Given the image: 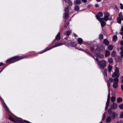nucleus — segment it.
<instances>
[{
    "label": "nucleus",
    "mask_w": 123,
    "mask_h": 123,
    "mask_svg": "<svg viewBox=\"0 0 123 123\" xmlns=\"http://www.w3.org/2000/svg\"><path fill=\"white\" fill-rule=\"evenodd\" d=\"M97 15H96L95 16L98 20H100V17H102L103 16V14L101 12H99L97 13Z\"/></svg>",
    "instance_id": "8"
},
{
    "label": "nucleus",
    "mask_w": 123,
    "mask_h": 123,
    "mask_svg": "<svg viewBox=\"0 0 123 123\" xmlns=\"http://www.w3.org/2000/svg\"><path fill=\"white\" fill-rule=\"evenodd\" d=\"M81 0H75L74 1V3L75 5L77 4H80L81 3Z\"/></svg>",
    "instance_id": "13"
},
{
    "label": "nucleus",
    "mask_w": 123,
    "mask_h": 123,
    "mask_svg": "<svg viewBox=\"0 0 123 123\" xmlns=\"http://www.w3.org/2000/svg\"><path fill=\"white\" fill-rule=\"evenodd\" d=\"M104 20L105 21H107L109 19V17L110 16L109 13L107 12H105L104 14Z\"/></svg>",
    "instance_id": "7"
},
{
    "label": "nucleus",
    "mask_w": 123,
    "mask_h": 123,
    "mask_svg": "<svg viewBox=\"0 0 123 123\" xmlns=\"http://www.w3.org/2000/svg\"><path fill=\"white\" fill-rule=\"evenodd\" d=\"M120 117L121 118L123 117V111L120 114Z\"/></svg>",
    "instance_id": "42"
},
{
    "label": "nucleus",
    "mask_w": 123,
    "mask_h": 123,
    "mask_svg": "<svg viewBox=\"0 0 123 123\" xmlns=\"http://www.w3.org/2000/svg\"><path fill=\"white\" fill-rule=\"evenodd\" d=\"M108 114L113 119H114L117 117L118 115L115 112L112 111L111 109H109L108 110Z\"/></svg>",
    "instance_id": "5"
},
{
    "label": "nucleus",
    "mask_w": 123,
    "mask_h": 123,
    "mask_svg": "<svg viewBox=\"0 0 123 123\" xmlns=\"http://www.w3.org/2000/svg\"><path fill=\"white\" fill-rule=\"evenodd\" d=\"M111 108L112 109H116L117 107V105L116 103L114 102H113L112 104L111 105Z\"/></svg>",
    "instance_id": "12"
},
{
    "label": "nucleus",
    "mask_w": 123,
    "mask_h": 123,
    "mask_svg": "<svg viewBox=\"0 0 123 123\" xmlns=\"http://www.w3.org/2000/svg\"><path fill=\"white\" fill-rule=\"evenodd\" d=\"M107 69L106 68H105L104 70V72L103 73V74H104V76L105 75L106 77L107 76Z\"/></svg>",
    "instance_id": "22"
},
{
    "label": "nucleus",
    "mask_w": 123,
    "mask_h": 123,
    "mask_svg": "<svg viewBox=\"0 0 123 123\" xmlns=\"http://www.w3.org/2000/svg\"><path fill=\"white\" fill-rule=\"evenodd\" d=\"M120 44L122 46H123V41H121L120 43Z\"/></svg>",
    "instance_id": "50"
},
{
    "label": "nucleus",
    "mask_w": 123,
    "mask_h": 123,
    "mask_svg": "<svg viewBox=\"0 0 123 123\" xmlns=\"http://www.w3.org/2000/svg\"><path fill=\"white\" fill-rule=\"evenodd\" d=\"M112 19V18L111 17H110V18H109V19L110 20H111Z\"/></svg>",
    "instance_id": "63"
},
{
    "label": "nucleus",
    "mask_w": 123,
    "mask_h": 123,
    "mask_svg": "<svg viewBox=\"0 0 123 123\" xmlns=\"http://www.w3.org/2000/svg\"><path fill=\"white\" fill-rule=\"evenodd\" d=\"M60 32H59L56 35L55 39L52 43V44H53L54 43V42H55L56 40H57L58 41L60 40Z\"/></svg>",
    "instance_id": "10"
},
{
    "label": "nucleus",
    "mask_w": 123,
    "mask_h": 123,
    "mask_svg": "<svg viewBox=\"0 0 123 123\" xmlns=\"http://www.w3.org/2000/svg\"><path fill=\"white\" fill-rule=\"evenodd\" d=\"M123 20V19H122L117 17V22L119 24H120L121 23V20Z\"/></svg>",
    "instance_id": "24"
},
{
    "label": "nucleus",
    "mask_w": 123,
    "mask_h": 123,
    "mask_svg": "<svg viewBox=\"0 0 123 123\" xmlns=\"http://www.w3.org/2000/svg\"><path fill=\"white\" fill-rule=\"evenodd\" d=\"M120 31H123V26H122L121 29Z\"/></svg>",
    "instance_id": "54"
},
{
    "label": "nucleus",
    "mask_w": 123,
    "mask_h": 123,
    "mask_svg": "<svg viewBox=\"0 0 123 123\" xmlns=\"http://www.w3.org/2000/svg\"><path fill=\"white\" fill-rule=\"evenodd\" d=\"M121 57H123V54H121Z\"/></svg>",
    "instance_id": "64"
},
{
    "label": "nucleus",
    "mask_w": 123,
    "mask_h": 123,
    "mask_svg": "<svg viewBox=\"0 0 123 123\" xmlns=\"http://www.w3.org/2000/svg\"><path fill=\"white\" fill-rule=\"evenodd\" d=\"M63 44L62 43H60L58 44H56L55 45H54L52 47H51L50 46H49L47 47L45 49H44L43 51H41L39 52L38 54H42L43 53L48 50H49L53 48H54L57 46H59L62 45Z\"/></svg>",
    "instance_id": "3"
},
{
    "label": "nucleus",
    "mask_w": 123,
    "mask_h": 123,
    "mask_svg": "<svg viewBox=\"0 0 123 123\" xmlns=\"http://www.w3.org/2000/svg\"><path fill=\"white\" fill-rule=\"evenodd\" d=\"M115 100V97L114 96H112L111 99V102H114Z\"/></svg>",
    "instance_id": "34"
},
{
    "label": "nucleus",
    "mask_w": 123,
    "mask_h": 123,
    "mask_svg": "<svg viewBox=\"0 0 123 123\" xmlns=\"http://www.w3.org/2000/svg\"><path fill=\"white\" fill-rule=\"evenodd\" d=\"M68 23H66L64 26V27L65 28H67L68 25Z\"/></svg>",
    "instance_id": "45"
},
{
    "label": "nucleus",
    "mask_w": 123,
    "mask_h": 123,
    "mask_svg": "<svg viewBox=\"0 0 123 123\" xmlns=\"http://www.w3.org/2000/svg\"><path fill=\"white\" fill-rule=\"evenodd\" d=\"M121 87L122 90L123 91V84L122 85H121Z\"/></svg>",
    "instance_id": "53"
},
{
    "label": "nucleus",
    "mask_w": 123,
    "mask_h": 123,
    "mask_svg": "<svg viewBox=\"0 0 123 123\" xmlns=\"http://www.w3.org/2000/svg\"><path fill=\"white\" fill-rule=\"evenodd\" d=\"M91 7V5H89L87 6V7L88 8H89L90 7Z\"/></svg>",
    "instance_id": "55"
},
{
    "label": "nucleus",
    "mask_w": 123,
    "mask_h": 123,
    "mask_svg": "<svg viewBox=\"0 0 123 123\" xmlns=\"http://www.w3.org/2000/svg\"><path fill=\"white\" fill-rule=\"evenodd\" d=\"M118 77H116L114 78L113 80L115 83H118L119 81V80Z\"/></svg>",
    "instance_id": "25"
},
{
    "label": "nucleus",
    "mask_w": 123,
    "mask_h": 123,
    "mask_svg": "<svg viewBox=\"0 0 123 123\" xmlns=\"http://www.w3.org/2000/svg\"><path fill=\"white\" fill-rule=\"evenodd\" d=\"M106 122L107 123H109L111 121V118L110 117H108L106 120Z\"/></svg>",
    "instance_id": "20"
},
{
    "label": "nucleus",
    "mask_w": 123,
    "mask_h": 123,
    "mask_svg": "<svg viewBox=\"0 0 123 123\" xmlns=\"http://www.w3.org/2000/svg\"><path fill=\"white\" fill-rule=\"evenodd\" d=\"M121 50V51H123V46L121 47L120 48Z\"/></svg>",
    "instance_id": "52"
},
{
    "label": "nucleus",
    "mask_w": 123,
    "mask_h": 123,
    "mask_svg": "<svg viewBox=\"0 0 123 123\" xmlns=\"http://www.w3.org/2000/svg\"><path fill=\"white\" fill-rule=\"evenodd\" d=\"M103 43L105 45H108L109 44V41L106 39H104L103 41Z\"/></svg>",
    "instance_id": "14"
},
{
    "label": "nucleus",
    "mask_w": 123,
    "mask_h": 123,
    "mask_svg": "<svg viewBox=\"0 0 123 123\" xmlns=\"http://www.w3.org/2000/svg\"><path fill=\"white\" fill-rule=\"evenodd\" d=\"M113 79L112 78H109V80H107L106 81V82H107V86L109 89V88L110 86V82H112L113 81Z\"/></svg>",
    "instance_id": "11"
},
{
    "label": "nucleus",
    "mask_w": 123,
    "mask_h": 123,
    "mask_svg": "<svg viewBox=\"0 0 123 123\" xmlns=\"http://www.w3.org/2000/svg\"><path fill=\"white\" fill-rule=\"evenodd\" d=\"M120 54H123V51H121L120 52Z\"/></svg>",
    "instance_id": "62"
},
{
    "label": "nucleus",
    "mask_w": 123,
    "mask_h": 123,
    "mask_svg": "<svg viewBox=\"0 0 123 123\" xmlns=\"http://www.w3.org/2000/svg\"><path fill=\"white\" fill-rule=\"evenodd\" d=\"M98 55H97L98 57L101 58H103L104 57V55L103 54H98Z\"/></svg>",
    "instance_id": "35"
},
{
    "label": "nucleus",
    "mask_w": 123,
    "mask_h": 123,
    "mask_svg": "<svg viewBox=\"0 0 123 123\" xmlns=\"http://www.w3.org/2000/svg\"><path fill=\"white\" fill-rule=\"evenodd\" d=\"M74 10L76 11H78L79 10V7L78 6H75L74 7Z\"/></svg>",
    "instance_id": "31"
},
{
    "label": "nucleus",
    "mask_w": 123,
    "mask_h": 123,
    "mask_svg": "<svg viewBox=\"0 0 123 123\" xmlns=\"http://www.w3.org/2000/svg\"><path fill=\"white\" fill-rule=\"evenodd\" d=\"M110 99H107V101L106 103V104L107 105H109L110 102Z\"/></svg>",
    "instance_id": "40"
},
{
    "label": "nucleus",
    "mask_w": 123,
    "mask_h": 123,
    "mask_svg": "<svg viewBox=\"0 0 123 123\" xmlns=\"http://www.w3.org/2000/svg\"><path fill=\"white\" fill-rule=\"evenodd\" d=\"M99 38L100 39H103V35L102 34H100L99 35Z\"/></svg>",
    "instance_id": "37"
},
{
    "label": "nucleus",
    "mask_w": 123,
    "mask_h": 123,
    "mask_svg": "<svg viewBox=\"0 0 123 123\" xmlns=\"http://www.w3.org/2000/svg\"><path fill=\"white\" fill-rule=\"evenodd\" d=\"M70 34V32L69 31H68L66 32H65L64 34L67 36H69Z\"/></svg>",
    "instance_id": "28"
},
{
    "label": "nucleus",
    "mask_w": 123,
    "mask_h": 123,
    "mask_svg": "<svg viewBox=\"0 0 123 123\" xmlns=\"http://www.w3.org/2000/svg\"><path fill=\"white\" fill-rule=\"evenodd\" d=\"M120 8L122 10H123V5L121 3H120Z\"/></svg>",
    "instance_id": "41"
},
{
    "label": "nucleus",
    "mask_w": 123,
    "mask_h": 123,
    "mask_svg": "<svg viewBox=\"0 0 123 123\" xmlns=\"http://www.w3.org/2000/svg\"><path fill=\"white\" fill-rule=\"evenodd\" d=\"M70 44L73 47H74L76 46L77 44L76 43L74 42H73L72 41H70V42H69Z\"/></svg>",
    "instance_id": "16"
},
{
    "label": "nucleus",
    "mask_w": 123,
    "mask_h": 123,
    "mask_svg": "<svg viewBox=\"0 0 123 123\" xmlns=\"http://www.w3.org/2000/svg\"><path fill=\"white\" fill-rule=\"evenodd\" d=\"M112 68V67L110 65H109L108 71L109 72H110Z\"/></svg>",
    "instance_id": "23"
},
{
    "label": "nucleus",
    "mask_w": 123,
    "mask_h": 123,
    "mask_svg": "<svg viewBox=\"0 0 123 123\" xmlns=\"http://www.w3.org/2000/svg\"><path fill=\"white\" fill-rule=\"evenodd\" d=\"M105 118V113L104 114V115H103V117L102 118V119L104 120Z\"/></svg>",
    "instance_id": "48"
},
{
    "label": "nucleus",
    "mask_w": 123,
    "mask_h": 123,
    "mask_svg": "<svg viewBox=\"0 0 123 123\" xmlns=\"http://www.w3.org/2000/svg\"><path fill=\"white\" fill-rule=\"evenodd\" d=\"M122 100V98H119L117 99V102L118 103H119Z\"/></svg>",
    "instance_id": "33"
},
{
    "label": "nucleus",
    "mask_w": 123,
    "mask_h": 123,
    "mask_svg": "<svg viewBox=\"0 0 123 123\" xmlns=\"http://www.w3.org/2000/svg\"><path fill=\"white\" fill-rule=\"evenodd\" d=\"M111 56L115 58V60L117 62H120L121 61V59L120 57L115 55L116 54H111Z\"/></svg>",
    "instance_id": "6"
},
{
    "label": "nucleus",
    "mask_w": 123,
    "mask_h": 123,
    "mask_svg": "<svg viewBox=\"0 0 123 123\" xmlns=\"http://www.w3.org/2000/svg\"><path fill=\"white\" fill-rule=\"evenodd\" d=\"M9 119H10L11 121H12L13 122L16 123L17 122L12 117H10L9 118Z\"/></svg>",
    "instance_id": "32"
},
{
    "label": "nucleus",
    "mask_w": 123,
    "mask_h": 123,
    "mask_svg": "<svg viewBox=\"0 0 123 123\" xmlns=\"http://www.w3.org/2000/svg\"><path fill=\"white\" fill-rule=\"evenodd\" d=\"M109 105L106 104V106L105 107V110H106L108 109Z\"/></svg>",
    "instance_id": "46"
},
{
    "label": "nucleus",
    "mask_w": 123,
    "mask_h": 123,
    "mask_svg": "<svg viewBox=\"0 0 123 123\" xmlns=\"http://www.w3.org/2000/svg\"><path fill=\"white\" fill-rule=\"evenodd\" d=\"M90 55L95 59L96 61H98V64L100 68L102 69H103L106 66V61L104 60L101 61H98V59L97 56H96L93 55H94V54H90Z\"/></svg>",
    "instance_id": "1"
},
{
    "label": "nucleus",
    "mask_w": 123,
    "mask_h": 123,
    "mask_svg": "<svg viewBox=\"0 0 123 123\" xmlns=\"http://www.w3.org/2000/svg\"><path fill=\"white\" fill-rule=\"evenodd\" d=\"M119 107L120 109H123V104L120 105L119 106Z\"/></svg>",
    "instance_id": "39"
},
{
    "label": "nucleus",
    "mask_w": 123,
    "mask_h": 123,
    "mask_svg": "<svg viewBox=\"0 0 123 123\" xmlns=\"http://www.w3.org/2000/svg\"><path fill=\"white\" fill-rule=\"evenodd\" d=\"M90 50L93 53L95 51V49H94V45H92L90 47Z\"/></svg>",
    "instance_id": "17"
},
{
    "label": "nucleus",
    "mask_w": 123,
    "mask_h": 123,
    "mask_svg": "<svg viewBox=\"0 0 123 123\" xmlns=\"http://www.w3.org/2000/svg\"><path fill=\"white\" fill-rule=\"evenodd\" d=\"M96 1L98 2H100L101 1V0H96Z\"/></svg>",
    "instance_id": "59"
},
{
    "label": "nucleus",
    "mask_w": 123,
    "mask_h": 123,
    "mask_svg": "<svg viewBox=\"0 0 123 123\" xmlns=\"http://www.w3.org/2000/svg\"><path fill=\"white\" fill-rule=\"evenodd\" d=\"M3 64V63L2 62H1L0 63V66H1Z\"/></svg>",
    "instance_id": "58"
},
{
    "label": "nucleus",
    "mask_w": 123,
    "mask_h": 123,
    "mask_svg": "<svg viewBox=\"0 0 123 123\" xmlns=\"http://www.w3.org/2000/svg\"><path fill=\"white\" fill-rule=\"evenodd\" d=\"M120 34L122 35L123 36V32H120Z\"/></svg>",
    "instance_id": "57"
},
{
    "label": "nucleus",
    "mask_w": 123,
    "mask_h": 123,
    "mask_svg": "<svg viewBox=\"0 0 123 123\" xmlns=\"http://www.w3.org/2000/svg\"><path fill=\"white\" fill-rule=\"evenodd\" d=\"M108 49L109 50H112L113 49V46L111 45H109L108 47Z\"/></svg>",
    "instance_id": "27"
},
{
    "label": "nucleus",
    "mask_w": 123,
    "mask_h": 123,
    "mask_svg": "<svg viewBox=\"0 0 123 123\" xmlns=\"http://www.w3.org/2000/svg\"><path fill=\"white\" fill-rule=\"evenodd\" d=\"M118 83H114L112 85L113 87L114 88H117L118 86Z\"/></svg>",
    "instance_id": "26"
},
{
    "label": "nucleus",
    "mask_w": 123,
    "mask_h": 123,
    "mask_svg": "<svg viewBox=\"0 0 123 123\" xmlns=\"http://www.w3.org/2000/svg\"><path fill=\"white\" fill-rule=\"evenodd\" d=\"M113 60L111 58H109L108 60V62L110 64L112 63L113 62Z\"/></svg>",
    "instance_id": "36"
},
{
    "label": "nucleus",
    "mask_w": 123,
    "mask_h": 123,
    "mask_svg": "<svg viewBox=\"0 0 123 123\" xmlns=\"http://www.w3.org/2000/svg\"><path fill=\"white\" fill-rule=\"evenodd\" d=\"M117 40V35H114L113 37V41L115 42Z\"/></svg>",
    "instance_id": "19"
},
{
    "label": "nucleus",
    "mask_w": 123,
    "mask_h": 123,
    "mask_svg": "<svg viewBox=\"0 0 123 123\" xmlns=\"http://www.w3.org/2000/svg\"><path fill=\"white\" fill-rule=\"evenodd\" d=\"M74 36L75 37H78V36H77V35L75 34H74Z\"/></svg>",
    "instance_id": "51"
},
{
    "label": "nucleus",
    "mask_w": 123,
    "mask_h": 123,
    "mask_svg": "<svg viewBox=\"0 0 123 123\" xmlns=\"http://www.w3.org/2000/svg\"><path fill=\"white\" fill-rule=\"evenodd\" d=\"M110 92L109 90V92L108 94V97L107 99H110Z\"/></svg>",
    "instance_id": "43"
},
{
    "label": "nucleus",
    "mask_w": 123,
    "mask_h": 123,
    "mask_svg": "<svg viewBox=\"0 0 123 123\" xmlns=\"http://www.w3.org/2000/svg\"><path fill=\"white\" fill-rule=\"evenodd\" d=\"M66 2L68 3L69 6H72L73 3L70 0H68Z\"/></svg>",
    "instance_id": "21"
},
{
    "label": "nucleus",
    "mask_w": 123,
    "mask_h": 123,
    "mask_svg": "<svg viewBox=\"0 0 123 123\" xmlns=\"http://www.w3.org/2000/svg\"><path fill=\"white\" fill-rule=\"evenodd\" d=\"M63 0V1H64L66 2V1H67V0Z\"/></svg>",
    "instance_id": "61"
},
{
    "label": "nucleus",
    "mask_w": 123,
    "mask_h": 123,
    "mask_svg": "<svg viewBox=\"0 0 123 123\" xmlns=\"http://www.w3.org/2000/svg\"><path fill=\"white\" fill-rule=\"evenodd\" d=\"M95 6L96 7H98L99 6V5L98 4H95Z\"/></svg>",
    "instance_id": "49"
},
{
    "label": "nucleus",
    "mask_w": 123,
    "mask_h": 123,
    "mask_svg": "<svg viewBox=\"0 0 123 123\" xmlns=\"http://www.w3.org/2000/svg\"><path fill=\"white\" fill-rule=\"evenodd\" d=\"M119 69L118 67H116L114 69L115 72L112 75V77L114 78L115 77H118L120 76V73L119 72Z\"/></svg>",
    "instance_id": "4"
},
{
    "label": "nucleus",
    "mask_w": 123,
    "mask_h": 123,
    "mask_svg": "<svg viewBox=\"0 0 123 123\" xmlns=\"http://www.w3.org/2000/svg\"><path fill=\"white\" fill-rule=\"evenodd\" d=\"M68 13L66 12L64 13L65 14L64 17V18H67L69 17V15L68 14Z\"/></svg>",
    "instance_id": "30"
},
{
    "label": "nucleus",
    "mask_w": 123,
    "mask_h": 123,
    "mask_svg": "<svg viewBox=\"0 0 123 123\" xmlns=\"http://www.w3.org/2000/svg\"><path fill=\"white\" fill-rule=\"evenodd\" d=\"M122 78V82L123 83V76L121 77Z\"/></svg>",
    "instance_id": "60"
},
{
    "label": "nucleus",
    "mask_w": 123,
    "mask_h": 123,
    "mask_svg": "<svg viewBox=\"0 0 123 123\" xmlns=\"http://www.w3.org/2000/svg\"><path fill=\"white\" fill-rule=\"evenodd\" d=\"M110 54H105V56L106 57L108 56Z\"/></svg>",
    "instance_id": "56"
},
{
    "label": "nucleus",
    "mask_w": 123,
    "mask_h": 123,
    "mask_svg": "<svg viewBox=\"0 0 123 123\" xmlns=\"http://www.w3.org/2000/svg\"><path fill=\"white\" fill-rule=\"evenodd\" d=\"M69 7L68 6H67L64 9V11L65 12L67 13H68L69 12Z\"/></svg>",
    "instance_id": "18"
},
{
    "label": "nucleus",
    "mask_w": 123,
    "mask_h": 123,
    "mask_svg": "<svg viewBox=\"0 0 123 123\" xmlns=\"http://www.w3.org/2000/svg\"><path fill=\"white\" fill-rule=\"evenodd\" d=\"M24 122L25 123H31V122H30L29 121H26L25 120H24Z\"/></svg>",
    "instance_id": "47"
},
{
    "label": "nucleus",
    "mask_w": 123,
    "mask_h": 123,
    "mask_svg": "<svg viewBox=\"0 0 123 123\" xmlns=\"http://www.w3.org/2000/svg\"><path fill=\"white\" fill-rule=\"evenodd\" d=\"M77 41L79 44H81L82 43L83 41L82 38H79L78 39Z\"/></svg>",
    "instance_id": "15"
},
{
    "label": "nucleus",
    "mask_w": 123,
    "mask_h": 123,
    "mask_svg": "<svg viewBox=\"0 0 123 123\" xmlns=\"http://www.w3.org/2000/svg\"><path fill=\"white\" fill-rule=\"evenodd\" d=\"M98 21L101 23V26L102 28L105 25L106 23L104 21V18H101L100 20Z\"/></svg>",
    "instance_id": "9"
},
{
    "label": "nucleus",
    "mask_w": 123,
    "mask_h": 123,
    "mask_svg": "<svg viewBox=\"0 0 123 123\" xmlns=\"http://www.w3.org/2000/svg\"><path fill=\"white\" fill-rule=\"evenodd\" d=\"M4 104H5V108H6V110L7 111H9V108H8V107H7V106L6 105V104L5 103H4Z\"/></svg>",
    "instance_id": "38"
},
{
    "label": "nucleus",
    "mask_w": 123,
    "mask_h": 123,
    "mask_svg": "<svg viewBox=\"0 0 123 123\" xmlns=\"http://www.w3.org/2000/svg\"><path fill=\"white\" fill-rule=\"evenodd\" d=\"M110 52L108 50H106L105 51V54H110Z\"/></svg>",
    "instance_id": "44"
},
{
    "label": "nucleus",
    "mask_w": 123,
    "mask_h": 123,
    "mask_svg": "<svg viewBox=\"0 0 123 123\" xmlns=\"http://www.w3.org/2000/svg\"><path fill=\"white\" fill-rule=\"evenodd\" d=\"M27 57V56H26L24 57L22 56H15L10 58L7 60L6 61V63L11 64L18 61L21 59L26 58Z\"/></svg>",
    "instance_id": "2"
},
{
    "label": "nucleus",
    "mask_w": 123,
    "mask_h": 123,
    "mask_svg": "<svg viewBox=\"0 0 123 123\" xmlns=\"http://www.w3.org/2000/svg\"><path fill=\"white\" fill-rule=\"evenodd\" d=\"M119 17H118V18L122 19H123V15L122 12H120L119 14Z\"/></svg>",
    "instance_id": "29"
}]
</instances>
